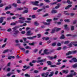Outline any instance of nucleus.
Masks as SVG:
<instances>
[{
    "instance_id": "obj_1",
    "label": "nucleus",
    "mask_w": 77,
    "mask_h": 77,
    "mask_svg": "<svg viewBox=\"0 0 77 77\" xmlns=\"http://www.w3.org/2000/svg\"><path fill=\"white\" fill-rule=\"evenodd\" d=\"M70 72L71 73L69 74V75H68L66 76V77H73V75H77V73L76 72H74V70H71ZM73 72V73H72Z\"/></svg>"
},
{
    "instance_id": "obj_2",
    "label": "nucleus",
    "mask_w": 77,
    "mask_h": 77,
    "mask_svg": "<svg viewBox=\"0 0 77 77\" xmlns=\"http://www.w3.org/2000/svg\"><path fill=\"white\" fill-rule=\"evenodd\" d=\"M19 19L20 20H18V23L23 24V23H24V20H25L26 18L24 17H21L19 18ZM21 19L22 20H21Z\"/></svg>"
},
{
    "instance_id": "obj_3",
    "label": "nucleus",
    "mask_w": 77,
    "mask_h": 77,
    "mask_svg": "<svg viewBox=\"0 0 77 77\" xmlns=\"http://www.w3.org/2000/svg\"><path fill=\"white\" fill-rule=\"evenodd\" d=\"M52 21V19H47V22H48V23H47L46 22H43V23L45 25H48L50 24V22Z\"/></svg>"
},
{
    "instance_id": "obj_4",
    "label": "nucleus",
    "mask_w": 77,
    "mask_h": 77,
    "mask_svg": "<svg viewBox=\"0 0 77 77\" xmlns=\"http://www.w3.org/2000/svg\"><path fill=\"white\" fill-rule=\"evenodd\" d=\"M31 3L33 5L39 6V1H36L35 2H31Z\"/></svg>"
},
{
    "instance_id": "obj_5",
    "label": "nucleus",
    "mask_w": 77,
    "mask_h": 77,
    "mask_svg": "<svg viewBox=\"0 0 77 77\" xmlns=\"http://www.w3.org/2000/svg\"><path fill=\"white\" fill-rule=\"evenodd\" d=\"M12 32L13 33V36H14V37H17V36L15 35H17L18 33H20V32L18 30H16Z\"/></svg>"
},
{
    "instance_id": "obj_6",
    "label": "nucleus",
    "mask_w": 77,
    "mask_h": 77,
    "mask_svg": "<svg viewBox=\"0 0 77 77\" xmlns=\"http://www.w3.org/2000/svg\"><path fill=\"white\" fill-rule=\"evenodd\" d=\"M48 50L46 49L44 50V53H43L41 54V55L42 56V55H44L45 54H50V52L47 51Z\"/></svg>"
},
{
    "instance_id": "obj_7",
    "label": "nucleus",
    "mask_w": 77,
    "mask_h": 77,
    "mask_svg": "<svg viewBox=\"0 0 77 77\" xmlns=\"http://www.w3.org/2000/svg\"><path fill=\"white\" fill-rule=\"evenodd\" d=\"M33 35V33H31V31L29 30L26 32V36H31V35Z\"/></svg>"
},
{
    "instance_id": "obj_8",
    "label": "nucleus",
    "mask_w": 77,
    "mask_h": 77,
    "mask_svg": "<svg viewBox=\"0 0 77 77\" xmlns=\"http://www.w3.org/2000/svg\"><path fill=\"white\" fill-rule=\"evenodd\" d=\"M72 60H73L74 62H77V59H76V58H72V60H69V62L70 63H72V62H73Z\"/></svg>"
},
{
    "instance_id": "obj_9",
    "label": "nucleus",
    "mask_w": 77,
    "mask_h": 77,
    "mask_svg": "<svg viewBox=\"0 0 77 77\" xmlns=\"http://www.w3.org/2000/svg\"><path fill=\"white\" fill-rule=\"evenodd\" d=\"M46 59H43L42 60H38L36 62L37 63H39L41 62H44V61H46Z\"/></svg>"
},
{
    "instance_id": "obj_10",
    "label": "nucleus",
    "mask_w": 77,
    "mask_h": 77,
    "mask_svg": "<svg viewBox=\"0 0 77 77\" xmlns=\"http://www.w3.org/2000/svg\"><path fill=\"white\" fill-rule=\"evenodd\" d=\"M6 17H2L0 18V23H2L3 22V20Z\"/></svg>"
},
{
    "instance_id": "obj_11",
    "label": "nucleus",
    "mask_w": 77,
    "mask_h": 77,
    "mask_svg": "<svg viewBox=\"0 0 77 77\" xmlns=\"http://www.w3.org/2000/svg\"><path fill=\"white\" fill-rule=\"evenodd\" d=\"M64 27L65 29L67 31L69 30V28L68 27V25H64Z\"/></svg>"
},
{
    "instance_id": "obj_12",
    "label": "nucleus",
    "mask_w": 77,
    "mask_h": 77,
    "mask_svg": "<svg viewBox=\"0 0 77 77\" xmlns=\"http://www.w3.org/2000/svg\"><path fill=\"white\" fill-rule=\"evenodd\" d=\"M36 38V36H34L32 37H27V39H33L34 38Z\"/></svg>"
},
{
    "instance_id": "obj_13",
    "label": "nucleus",
    "mask_w": 77,
    "mask_h": 77,
    "mask_svg": "<svg viewBox=\"0 0 77 77\" xmlns=\"http://www.w3.org/2000/svg\"><path fill=\"white\" fill-rule=\"evenodd\" d=\"M49 57V59H51V60H52L53 59H56L57 58V56L55 55L54 57Z\"/></svg>"
},
{
    "instance_id": "obj_14",
    "label": "nucleus",
    "mask_w": 77,
    "mask_h": 77,
    "mask_svg": "<svg viewBox=\"0 0 77 77\" xmlns=\"http://www.w3.org/2000/svg\"><path fill=\"white\" fill-rule=\"evenodd\" d=\"M20 26H15L14 27L12 28V29H13V31H16V30L17 29H18V28H20Z\"/></svg>"
},
{
    "instance_id": "obj_15",
    "label": "nucleus",
    "mask_w": 77,
    "mask_h": 77,
    "mask_svg": "<svg viewBox=\"0 0 77 77\" xmlns=\"http://www.w3.org/2000/svg\"><path fill=\"white\" fill-rule=\"evenodd\" d=\"M15 57L14 56H9L8 57V59L9 60H11V59H14Z\"/></svg>"
},
{
    "instance_id": "obj_16",
    "label": "nucleus",
    "mask_w": 77,
    "mask_h": 77,
    "mask_svg": "<svg viewBox=\"0 0 77 77\" xmlns=\"http://www.w3.org/2000/svg\"><path fill=\"white\" fill-rule=\"evenodd\" d=\"M62 72L63 73H64V74H68V70H63Z\"/></svg>"
},
{
    "instance_id": "obj_17",
    "label": "nucleus",
    "mask_w": 77,
    "mask_h": 77,
    "mask_svg": "<svg viewBox=\"0 0 77 77\" xmlns=\"http://www.w3.org/2000/svg\"><path fill=\"white\" fill-rule=\"evenodd\" d=\"M72 54V51H69L66 54V56H69V55H70V54Z\"/></svg>"
},
{
    "instance_id": "obj_18",
    "label": "nucleus",
    "mask_w": 77,
    "mask_h": 77,
    "mask_svg": "<svg viewBox=\"0 0 77 77\" xmlns=\"http://www.w3.org/2000/svg\"><path fill=\"white\" fill-rule=\"evenodd\" d=\"M26 10H25L24 11H23V14H25V13H28L29 11H28V8H25Z\"/></svg>"
},
{
    "instance_id": "obj_19",
    "label": "nucleus",
    "mask_w": 77,
    "mask_h": 77,
    "mask_svg": "<svg viewBox=\"0 0 77 77\" xmlns=\"http://www.w3.org/2000/svg\"><path fill=\"white\" fill-rule=\"evenodd\" d=\"M47 63H48V65H53V63L50 61H47Z\"/></svg>"
},
{
    "instance_id": "obj_20",
    "label": "nucleus",
    "mask_w": 77,
    "mask_h": 77,
    "mask_svg": "<svg viewBox=\"0 0 77 77\" xmlns=\"http://www.w3.org/2000/svg\"><path fill=\"white\" fill-rule=\"evenodd\" d=\"M65 36L63 35H62L60 37V39H63L65 38Z\"/></svg>"
},
{
    "instance_id": "obj_21",
    "label": "nucleus",
    "mask_w": 77,
    "mask_h": 77,
    "mask_svg": "<svg viewBox=\"0 0 77 77\" xmlns=\"http://www.w3.org/2000/svg\"><path fill=\"white\" fill-rule=\"evenodd\" d=\"M55 32H56V29L55 28H54L52 29V31L51 32V33H55Z\"/></svg>"
},
{
    "instance_id": "obj_22",
    "label": "nucleus",
    "mask_w": 77,
    "mask_h": 77,
    "mask_svg": "<svg viewBox=\"0 0 77 77\" xmlns=\"http://www.w3.org/2000/svg\"><path fill=\"white\" fill-rule=\"evenodd\" d=\"M55 29L56 32H59V30H61V28H57V27H55Z\"/></svg>"
},
{
    "instance_id": "obj_23",
    "label": "nucleus",
    "mask_w": 77,
    "mask_h": 77,
    "mask_svg": "<svg viewBox=\"0 0 77 77\" xmlns=\"http://www.w3.org/2000/svg\"><path fill=\"white\" fill-rule=\"evenodd\" d=\"M71 44L72 45L75 46V45L76 44H77V41H75V42H71Z\"/></svg>"
},
{
    "instance_id": "obj_24",
    "label": "nucleus",
    "mask_w": 77,
    "mask_h": 77,
    "mask_svg": "<svg viewBox=\"0 0 77 77\" xmlns=\"http://www.w3.org/2000/svg\"><path fill=\"white\" fill-rule=\"evenodd\" d=\"M60 4H58L57 5V6L55 7V9H58L60 7Z\"/></svg>"
},
{
    "instance_id": "obj_25",
    "label": "nucleus",
    "mask_w": 77,
    "mask_h": 77,
    "mask_svg": "<svg viewBox=\"0 0 77 77\" xmlns=\"http://www.w3.org/2000/svg\"><path fill=\"white\" fill-rule=\"evenodd\" d=\"M54 74V72H50V74L49 75V77H51Z\"/></svg>"
},
{
    "instance_id": "obj_26",
    "label": "nucleus",
    "mask_w": 77,
    "mask_h": 77,
    "mask_svg": "<svg viewBox=\"0 0 77 77\" xmlns=\"http://www.w3.org/2000/svg\"><path fill=\"white\" fill-rule=\"evenodd\" d=\"M51 13L52 14H56L57 13V11L56 10H52L51 11Z\"/></svg>"
},
{
    "instance_id": "obj_27",
    "label": "nucleus",
    "mask_w": 77,
    "mask_h": 77,
    "mask_svg": "<svg viewBox=\"0 0 77 77\" xmlns=\"http://www.w3.org/2000/svg\"><path fill=\"white\" fill-rule=\"evenodd\" d=\"M71 6H72V5H68L65 8V9H69V8H71Z\"/></svg>"
},
{
    "instance_id": "obj_28",
    "label": "nucleus",
    "mask_w": 77,
    "mask_h": 77,
    "mask_svg": "<svg viewBox=\"0 0 77 77\" xmlns=\"http://www.w3.org/2000/svg\"><path fill=\"white\" fill-rule=\"evenodd\" d=\"M56 42H54L52 44L51 46L52 47H54V46H56Z\"/></svg>"
},
{
    "instance_id": "obj_29",
    "label": "nucleus",
    "mask_w": 77,
    "mask_h": 77,
    "mask_svg": "<svg viewBox=\"0 0 77 77\" xmlns=\"http://www.w3.org/2000/svg\"><path fill=\"white\" fill-rule=\"evenodd\" d=\"M9 51V49H7L5 50L4 51H3V53H8Z\"/></svg>"
},
{
    "instance_id": "obj_30",
    "label": "nucleus",
    "mask_w": 77,
    "mask_h": 77,
    "mask_svg": "<svg viewBox=\"0 0 77 77\" xmlns=\"http://www.w3.org/2000/svg\"><path fill=\"white\" fill-rule=\"evenodd\" d=\"M73 68H77V63H75L72 65Z\"/></svg>"
},
{
    "instance_id": "obj_31",
    "label": "nucleus",
    "mask_w": 77,
    "mask_h": 77,
    "mask_svg": "<svg viewBox=\"0 0 77 77\" xmlns=\"http://www.w3.org/2000/svg\"><path fill=\"white\" fill-rule=\"evenodd\" d=\"M34 24L35 26H39V23H38L37 22H35L34 23Z\"/></svg>"
},
{
    "instance_id": "obj_32",
    "label": "nucleus",
    "mask_w": 77,
    "mask_h": 77,
    "mask_svg": "<svg viewBox=\"0 0 77 77\" xmlns=\"http://www.w3.org/2000/svg\"><path fill=\"white\" fill-rule=\"evenodd\" d=\"M12 5L14 6V7H15V8H16L17 6V4H15V3H13L12 4Z\"/></svg>"
},
{
    "instance_id": "obj_33",
    "label": "nucleus",
    "mask_w": 77,
    "mask_h": 77,
    "mask_svg": "<svg viewBox=\"0 0 77 77\" xmlns=\"http://www.w3.org/2000/svg\"><path fill=\"white\" fill-rule=\"evenodd\" d=\"M64 21L65 22H67L68 23H69L70 22V20L69 19H66L64 20Z\"/></svg>"
},
{
    "instance_id": "obj_34",
    "label": "nucleus",
    "mask_w": 77,
    "mask_h": 77,
    "mask_svg": "<svg viewBox=\"0 0 77 77\" xmlns=\"http://www.w3.org/2000/svg\"><path fill=\"white\" fill-rule=\"evenodd\" d=\"M17 9V11H21V10H23V8H18Z\"/></svg>"
},
{
    "instance_id": "obj_35",
    "label": "nucleus",
    "mask_w": 77,
    "mask_h": 77,
    "mask_svg": "<svg viewBox=\"0 0 77 77\" xmlns=\"http://www.w3.org/2000/svg\"><path fill=\"white\" fill-rule=\"evenodd\" d=\"M49 74V72H48L45 73V76H44L45 77H48V75Z\"/></svg>"
},
{
    "instance_id": "obj_36",
    "label": "nucleus",
    "mask_w": 77,
    "mask_h": 77,
    "mask_svg": "<svg viewBox=\"0 0 77 77\" xmlns=\"http://www.w3.org/2000/svg\"><path fill=\"white\" fill-rule=\"evenodd\" d=\"M67 3H68V4H72V2H70L69 0H68L67 1Z\"/></svg>"
},
{
    "instance_id": "obj_37",
    "label": "nucleus",
    "mask_w": 77,
    "mask_h": 77,
    "mask_svg": "<svg viewBox=\"0 0 77 77\" xmlns=\"http://www.w3.org/2000/svg\"><path fill=\"white\" fill-rule=\"evenodd\" d=\"M11 7H6L5 8V10L6 11V10H8V9H11Z\"/></svg>"
},
{
    "instance_id": "obj_38",
    "label": "nucleus",
    "mask_w": 77,
    "mask_h": 77,
    "mask_svg": "<svg viewBox=\"0 0 77 77\" xmlns=\"http://www.w3.org/2000/svg\"><path fill=\"white\" fill-rule=\"evenodd\" d=\"M27 26V24L26 23H24L23 25H20L19 26L20 27H23V26Z\"/></svg>"
},
{
    "instance_id": "obj_39",
    "label": "nucleus",
    "mask_w": 77,
    "mask_h": 77,
    "mask_svg": "<svg viewBox=\"0 0 77 77\" xmlns=\"http://www.w3.org/2000/svg\"><path fill=\"white\" fill-rule=\"evenodd\" d=\"M72 56H68L66 57L67 59H71V58H72Z\"/></svg>"
},
{
    "instance_id": "obj_40",
    "label": "nucleus",
    "mask_w": 77,
    "mask_h": 77,
    "mask_svg": "<svg viewBox=\"0 0 77 77\" xmlns=\"http://www.w3.org/2000/svg\"><path fill=\"white\" fill-rule=\"evenodd\" d=\"M74 29V27L73 26H71L70 29L71 30H73Z\"/></svg>"
},
{
    "instance_id": "obj_41",
    "label": "nucleus",
    "mask_w": 77,
    "mask_h": 77,
    "mask_svg": "<svg viewBox=\"0 0 77 77\" xmlns=\"http://www.w3.org/2000/svg\"><path fill=\"white\" fill-rule=\"evenodd\" d=\"M59 17H54L53 20H54V21H56V20H59Z\"/></svg>"
},
{
    "instance_id": "obj_42",
    "label": "nucleus",
    "mask_w": 77,
    "mask_h": 77,
    "mask_svg": "<svg viewBox=\"0 0 77 77\" xmlns=\"http://www.w3.org/2000/svg\"><path fill=\"white\" fill-rule=\"evenodd\" d=\"M43 5H44V3H41L39 4L38 6L39 7H41V6H43Z\"/></svg>"
},
{
    "instance_id": "obj_43",
    "label": "nucleus",
    "mask_w": 77,
    "mask_h": 77,
    "mask_svg": "<svg viewBox=\"0 0 77 77\" xmlns=\"http://www.w3.org/2000/svg\"><path fill=\"white\" fill-rule=\"evenodd\" d=\"M72 44H71V43L69 45H68V46H69L68 48H70V47H72Z\"/></svg>"
},
{
    "instance_id": "obj_44",
    "label": "nucleus",
    "mask_w": 77,
    "mask_h": 77,
    "mask_svg": "<svg viewBox=\"0 0 77 77\" xmlns=\"http://www.w3.org/2000/svg\"><path fill=\"white\" fill-rule=\"evenodd\" d=\"M37 51H38V49H36L34 50L33 52L35 53H36Z\"/></svg>"
},
{
    "instance_id": "obj_45",
    "label": "nucleus",
    "mask_w": 77,
    "mask_h": 77,
    "mask_svg": "<svg viewBox=\"0 0 77 77\" xmlns=\"http://www.w3.org/2000/svg\"><path fill=\"white\" fill-rule=\"evenodd\" d=\"M25 75V77H30V76L29 75V74H26Z\"/></svg>"
},
{
    "instance_id": "obj_46",
    "label": "nucleus",
    "mask_w": 77,
    "mask_h": 77,
    "mask_svg": "<svg viewBox=\"0 0 77 77\" xmlns=\"http://www.w3.org/2000/svg\"><path fill=\"white\" fill-rule=\"evenodd\" d=\"M43 10V9H39L37 11V12H41V11H42Z\"/></svg>"
},
{
    "instance_id": "obj_47",
    "label": "nucleus",
    "mask_w": 77,
    "mask_h": 77,
    "mask_svg": "<svg viewBox=\"0 0 77 77\" xmlns=\"http://www.w3.org/2000/svg\"><path fill=\"white\" fill-rule=\"evenodd\" d=\"M44 2H46V3H50V1L49 0H44Z\"/></svg>"
},
{
    "instance_id": "obj_48",
    "label": "nucleus",
    "mask_w": 77,
    "mask_h": 77,
    "mask_svg": "<svg viewBox=\"0 0 77 77\" xmlns=\"http://www.w3.org/2000/svg\"><path fill=\"white\" fill-rule=\"evenodd\" d=\"M25 48L26 49H29L30 50H31V48L29 46H27Z\"/></svg>"
},
{
    "instance_id": "obj_49",
    "label": "nucleus",
    "mask_w": 77,
    "mask_h": 77,
    "mask_svg": "<svg viewBox=\"0 0 77 77\" xmlns=\"http://www.w3.org/2000/svg\"><path fill=\"white\" fill-rule=\"evenodd\" d=\"M20 48L21 50H22L23 51H25V49L24 48Z\"/></svg>"
},
{
    "instance_id": "obj_50",
    "label": "nucleus",
    "mask_w": 77,
    "mask_h": 77,
    "mask_svg": "<svg viewBox=\"0 0 77 77\" xmlns=\"http://www.w3.org/2000/svg\"><path fill=\"white\" fill-rule=\"evenodd\" d=\"M61 49H62V48L60 47H59V48H57V50L58 51H59V50H61Z\"/></svg>"
},
{
    "instance_id": "obj_51",
    "label": "nucleus",
    "mask_w": 77,
    "mask_h": 77,
    "mask_svg": "<svg viewBox=\"0 0 77 77\" xmlns=\"http://www.w3.org/2000/svg\"><path fill=\"white\" fill-rule=\"evenodd\" d=\"M11 26H14V25H16V23H12L10 24Z\"/></svg>"
},
{
    "instance_id": "obj_52",
    "label": "nucleus",
    "mask_w": 77,
    "mask_h": 77,
    "mask_svg": "<svg viewBox=\"0 0 77 77\" xmlns=\"http://www.w3.org/2000/svg\"><path fill=\"white\" fill-rule=\"evenodd\" d=\"M69 42V41H66L64 42V44H68Z\"/></svg>"
},
{
    "instance_id": "obj_53",
    "label": "nucleus",
    "mask_w": 77,
    "mask_h": 77,
    "mask_svg": "<svg viewBox=\"0 0 77 77\" xmlns=\"http://www.w3.org/2000/svg\"><path fill=\"white\" fill-rule=\"evenodd\" d=\"M0 30H2L3 31H5L6 30V29H2V27L0 26Z\"/></svg>"
},
{
    "instance_id": "obj_54",
    "label": "nucleus",
    "mask_w": 77,
    "mask_h": 77,
    "mask_svg": "<svg viewBox=\"0 0 77 77\" xmlns=\"http://www.w3.org/2000/svg\"><path fill=\"white\" fill-rule=\"evenodd\" d=\"M72 54H75L77 52V51H72Z\"/></svg>"
},
{
    "instance_id": "obj_55",
    "label": "nucleus",
    "mask_w": 77,
    "mask_h": 77,
    "mask_svg": "<svg viewBox=\"0 0 77 77\" xmlns=\"http://www.w3.org/2000/svg\"><path fill=\"white\" fill-rule=\"evenodd\" d=\"M37 36H38V38H39L41 37V35L40 34H37Z\"/></svg>"
},
{
    "instance_id": "obj_56",
    "label": "nucleus",
    "mask_w": 77,
    "mask_h": 77,
    "mask_svg": "<svg viewBox=\"0 0 77 77\" xmlns=\"http://www.w3.org/2000/svg\"><path fill=\"white\" fill-rule=\"evenodd\" d=\"M75 15V13H71L70 14V15L71 16H74Z\"/></svg>"
},
{
    "instance_id": "obj_57",
    "label": "nucleus",
    "mask_w": 77,
    "mask_h": 77,
    "mask_svg": "<svg viewBox=\"0 0 77 77\" xmlns=\"http://www.w3.org/2000/svg\"><path fill=\"white\" fill-rule=\"evenodd\" d=\"M61 16H62V14L60 13L58 14V16H57V18H59L60 17H61Z\"/></svg>"
},
{
    "instance_id": "obj_58",
    "label": "nucleus",
    "mask_w": 77,
    "mask_h": 77,
    "mask_svg": "<svg viewBox=\"0 0 77 77\" xmlns=\"http://www.w3.org/2000/svg\"><path fill=\"white\" fill-rule=\"evenodd\" d=\"M50 66L51 67H56L57 66H56V65H51Z\"/></svg>"
},
{
    "instance_id": "obj_59",
    "label": "nucleus",
    "mask_w": 77,
    "mask_h": 77,
    "mask_svg": "<svg viewBox=\"0 0 77 77\" xmlns=\"http://www.w3.org/2000/svg\"><path fill=\"white\" fill-rule=\"evenodd\" d=\"M47 16H48V14H46L44 15L43 16V17H47Z\"/></svg>"
},
{
    "instance_id": "obj_60",
    "label": "nucleus",
    "mask_w": 77,
    "mask_h": 77,
    "mask_svg": "<svg viewBox=\"0 0 77 77\" xmlns=\"http://www.w3.org/2000/svg\"><path fill=\"white\" fill-rule=\"evenodd\" d=\"M65 65H63L62 67H60V69H62V68H65Z\"/></svg>"
},
{
    "instance_id": "obj_61",
    "label": "nucleus",
    "mask_w": 77,
    "mask_h": 77,
    "mask_svg": "<svg viewBox=\"0 0 77 77\" xmlns=\"http://www.w3.org/2000/svg\"><path fill=\"white\" fill-rule=\"evenodd\" d=\"M7 71L8 72H9L10 71H11V68H8L7 69Z\"/></svg>"
},
{
    "instance_id": "obj_62",
    "label": "nucleus",
    "mask_w": 77,
    "mask_h": 77,
    "mask_svg": "<svg viewBox=\"0 0 77 77\" xmlns=\"http://www.w3.org/2000/svg\"><path fill=\"white\" fill-rule=\"evenodd\" d=\"M72 35L71 34H68L66 35V36H71Z\"/></svg>"
},
{
    "instance_id": "obj_63",
    "label": "nucleus",
    "mask_w": 77,
    "mask_h": 77,
    "mask_svg": "<svg viewBox=\"0 0 77 77\" xmlns=\"http://www.w3.org/2000/svg\"><path fill=\"white\" fill-rule=\"evenodd\" d=\"M6 13L7 14H11V11H8L6 12Z\"/></svg>"
},
{
    "instance_id": "obj_64",
    "label": "nucleus",
    "mask_w": 77,
    "mask_h": 77,
    "mask_svg": "<svg viewBox=\"0 0 77 77\" xmlns=\"http://www.w3.org/2000/svg\"><path fill=\"white\" fill-rule=\"evenodd\" d=\"M57 46H61V43H60L59 42L57 44Z\"/></svg>"
}]
</instances>
